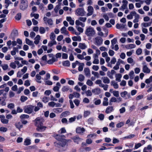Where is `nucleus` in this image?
<instances>
[{
  "label": "nucleus",
  "instance_id": "1",
  "mask_svg": "<svg viewBox=\"0 0 152 152\" xmlns=\"http://www.w3.org/2000/svg\"><path fill=\"white\" fill-rule=\"evenodd\" d=\"M55 137L57 141L54 143V145L56 147L58 148H63L67 142L70 141L69 140H65V136L64 135L56 134L55 136Z\"/></svg>",
  "mask_w": 152,
  "mask_h": 152
},
{
  "label": "nucleus",
  "instance_id": "2",
  "mask_svg": "<svg viewBox=\"0 0 152 152\" xmlns=\"http://www.w3.org/2000/svg\"><path fill=\"white\" fill-rule=\"evenodd\" d=\"M36 121L35 125L37 127V130L39 132H42L45 131L46 127L43 125V120L39 118H37L35 120Z\"/></svg>",
  "mask_w": 152,
  "mask_h": 152
},
{
  "label": "nucleus",
  "instance_id": "3",
  "mask_svg": "<svg viewBox=\"0 0 152 152\" xmlns=\"http://www.w3.org/2000/svg\"><path fill=\"white\" fill-rule=\"evenodd\" d=\"M96 33L93 28L89 26L87 28L85 32V34L88 36L92 37L94 36Z\"/></svg>",
  "mask_w": 152,
  "mask_h": 152
},
{
  "label": "nucleus",
  "instance_id": "4",
  "mask_svg": "<svg viewBox=\"0 0 152 152\" xmlns=\"http://www.w3.org/2000/svg\"><path fill=\"white\" fill-rule=\"evenodd\" d=\"M86 12L83 8H79L75 11V14L77 16H84Z\"/></svg>",
  "mask_w": 152,
  "mask_h": 152
},
{
  "label": "nucleus",
  "instance_id": "5",
  "mask_svg": "<svg viewBox=\"0 0 152 152\" xmlns=\"http://www.w3.org/2000/svg\"><path fill=\"white\" fill-rule=\"evenodd\" d=\"M94 42L95 45L99 46L102 44L103 40L101 37H97L94 38Z\"/></svg>",
  "mask_w": 152,
  "mask_h": 152
},
{
  "label": "nucleus",
  "instance_id": "6",
  "mask_svg": "<svg viewBox=\"0 0 152 152\" xmlns=\"http://www.w3.org/2000/svg\"><path fill=\"white\" fill-rule=\"evenodd\" d=\"M28 6V3L26 0H21L20 5V9L23 10L26 9Z\"/></svg>",
  "mask_w": 152,
  "mask_h": 152
},
{
  "label": "nucleus",
  "instance_id": "7",
  "mask_svg": "<svg viewBox=\"0 0 152 152\" xmlns=\"http://www.w3.org/2000/svg\"><path fill=\"white\" fill-rule=\"evenodd\" d=\"M123 4L121 7L119 8V10H121L124 11V10L127 9V4L128 1L126 0H123L122 1Z\"/></svg>",
  "mask_w": 152,
  "mask_h": 152
},
{
  "label": "nucleus",
  "instance_id": "8",
  "mask_svg": "<svg viewBox=\"0 0 152 152\" xmlns=\"http://www.w3.org/2000/svg\"><path fill=\"white\" fill-rule=\"evenodd\" d=\"M33 109V107L32 106H28L24 108V111L26 113L30 114L32 113Z\"/></svg>",
  "mask_w": 152,
  "mask_h": 152
},
{
  "label": "nucleus",
  "instance_id": "9",
  "mask_svg": "<svg viewBox=\"0 0 152 152\" xmlns=\"http://www.w3.org/2000/svg\"><path fill=\"white\" fill-rule=\"evenodd\" d=\"M143 64L142 71L145 73H149L151 71L150 69L148 67L147 65L145 64V63H143Z\"/></svg>",
  "mask_w": 152,
  "mask_h": 152
},
{
  "label": "nucleus",
  "instance_id": "10",
  "mask_svg": "<svg viewBox=\"0 0 152 152\" xmlns=\"http://www.w3.org/2000/svg\"><path fill=\"white\" fill-rule=\"evenodd\" d=\"M94 9L91 6H89L88 7V13L87 16H90L92 15L93 14Z\"/></svg>",
  "mask_w": 152,
  "mask_h": 152
},
{
  "label": "nucleus",
  "instance_id": "11",
  "mask_svg": "<svg viewBox=\"0 0 152 152\" xmlns=\"http://www.w3.org/2000/svg\"><path fill=\"white\" fill-rule=\"evenodd\" d=\"M18 64H19V61H16L11 62L10 64V66L13 69H15L17 67L16 65Z\"/></svg>",
  "mask_w": 152,
  "mask_h": 152
},
{
  "label": "nucleus",
  "instance_id": "12",
  "mask_svg": "<svg viewBox=\"0 0 152 152\" xmlns=\"http://www.w3.org/2000/svg\"><path fill=\"white\" fill-rule=\"evenodd\" d=\"M85 129L83 127H78L76 129V132L80 134H82L85 131Z\"/></svg>",
  "mask_w": 152,
  "mask_h": 152
},
{
  "label": "nucleus",
  "instance_id": "13",
  "mask_svg": "<svg viewBox=\"0 0 152 152\" xmlns=\"http://www.w3.org/2000/svg\"><path fill=\"white\" fill-rule=\"evenodd\" d=\"M75 24L76 26H81L82 27H84L85 26V24L84 23L81 22L78 19L75 21Z\"/></svg>",
  "mask_w": 152,
  "mask_h": 152
},
{
  "label": "nucleus",
  "instance_id": "14",
  "mask_svg": "<svg viewBox=\"0 0 152 152\" xmlns=\"http://www.w3.org/2000/svg\"><path fill=\"white\" fill-rule=\"evenodd\" d=\"M121 96L123 98H125L126 96L128 97L127 98H129L130 97V94H128L127 91H124L121 93Z\"/></svg>",
  "mask_w": 152,
  "mask_h": 152
},
{
  "label": "nucleus",
  "instance_id": "15",
  "mask_svg": "<svg viewBox=\"0 0 152 152\" xmlns=\"http://www.w3.org/2000/svg\"><path fill=\"white\" fill-rule=\"evenodd\" d=\"M61 33L64 34L65 35L69 36L68 32L67 31L66 28L65 27H62L60 30Z\"/></svg>",
  "mask_w": 152,
  "mask_h": 152
},
{
  "label": "nucleus",
  "instance_id": "16",
  "mask_svg": "<svg viewBox=\"0 0 152 152\" xmlns=\"http://www.w3.org/2000/svg\"><path fill=\"white\" fill-rule=\"evenodd\" d=\"M72 139L77 144L81 142L83 140L82 139L77 136L73 137Z\"/></svg>",
  "mask_w": 152,
  "mask_h": 152
},
{
  "label": "nucleus",
  "instance_id": "17",
  "mask_svg": "<svg viewBox=\"0 0 152 152\" xmlns=\"http://www.w3.org/2000/svg\"><path fill=\"white\" fill-rule=\"evenodd\" d=\"M134 19L133 21V22L134 23H137L139 21V19H140V16L139 15L137 14L136 12H135V13L134 14Z\"/></svg>",
  "mask_w": 152,
  "mask_h": 152
},
{
  "label": "nucleus",
  "instance_id": "18",
  "mask_svg": "<svg viewBox=\"0 0 152 152\" xmlns=\"http://www.w3.org/2000/svg\"><path fill=\"white\" fill-rule=\"evenodd\" d=\"M84 72L85 73L86 76L89 77L90 76V71L89 69L88 68H85L84 70Z\"/></svg>",
  "mask_w": 152,
  "mask_h": 152
},
{
  "label": "nucleus",
  "instance_id": "19",
  "mask_svg": "<svg viewBox=\"0 0 152 152\" xmlns=\"http://www.w3.org/2000/svg\"><path fill=\"white\" fill-rule=\"evenodd\" d=\"M78 47L80 49L84 50L87 48V46L86 44L83 43H79Z\"/></svg>",
  "mask_w": 152,
  "mask_h": 152
},
{
  "label": "nucleus",
  "instance_id": "20",
  "mask_svg": "<svg viewBox=\"0 0 152 152\" xmlns=\"http://www.w3.org/2000/svg\"><path fill=\"white\" fill-rule=\"evenodd\" d=\"M31 144V140L29 137H27L24 140V144L25 145H28Z\"/></svg>",
  "mask_w": 152,
  "mask_h": 152
},
{
  "label": "nucleus",
  "instance_id": "21",
  "mask_svg": "<svg viewBox=\"0 0 152 152\" xmlns=\"http://www.w3.org/2000/svg\"><path fill=\"white\" fill-rule=\"evenodd\" d=\"M117 42V38H114L111 41V45L110 46L111 49L114 48V46Z\"/></svg>",
  "mask_w": 152,
  "mask_h": 152
},
{
  "label": "nucleus",
  "instance_id": "22",
  "mask_svg": "<svg viewBox=\"0 0 152 152\" xmlns=\"http://www.w3.org/2000/svg\"><path fill=\"white\" fill-rule=\"evenodd\" d=\"M66 20L69 22V23L71 25H73L74 24V21L73 20L72 18L70 16L66 17Z\"/></svg>",
  "mask_w": 152,
  "mask_h": 152
},
{
  "label": "nucleus",
  "instance_id": "23",
  "mask_svg": "<svg viewBox=\"0 0 152 152\" xmlns=\"http://www.w3.org/2000/svg\"><path fill=\"white\" fill-rule=\"evenodd\" d=\"M92 92L95 94L98 95L100 94L101 91L99 88H97L92 89Z\"/></svg>",
  "mask_w": 152,
  "mask_h": 152
},
{
  "label": "nucleus",
  "instance_id": "24",
  "mask_svg": "<svg viewBox=\"0 0 152 152\" xmlns=\"http://www.w3.org/2000/svg\"><path fill=\"white\" fill-rule=\"evenodd\" d=\"M56 86H55L53 88V90L54 91L57 92L58 91L61 85L59 82H57L56 84Z\"/></svg>",
  "mask_w": 152,
  "mask_h": 152
},
{
  "label": "nucleus",
  "instance_id": "25",
  "mask_svg": "<svg viewBox=\"0 0 152 152\" xmlns=\"http://www.w3.org/2000/svg\"><path fill=\"white\" fill-rule=\"evenodd\" d=\"M5 97H0V104L2 106H4L6 104L5 102Z\"/></svg>",
  "mask_w": 152,
  "mask_h": 152
},
{
  "label": "nucleus",
  "instance_id": "26",
  "mask_svg": "<svg viewBox=\"0 0 152 152\" xmlns=\"http://www.w3.org/2000/svg\"><path fill=\"white\" fill-rule=\"evenodd\" d=\"M114 109L113 106H109L106 109L105 112L106 113L108 114L111 112Z\"/></svg>",
  "mask_w": 152,
  "mask_h": 152
},
{
  "label": "nucleus",
  "instance_id": "27",
  "mask_svg": "<svg viewBox=\"0 0 152 152\" xmlns=\"http://www.w3.org/2000/svg\"><path fill=\"white\" fill-rule=\"evenodd\" d=\"M135 11L131 12L127 16V18L129 20L132 19L133 18V16H134V14L135 13Z\"/></svg>",
  "mask_w": 152,
  "mask_h": 152
},
{
  "label": "nucleus",
  "instance_id": "28",
  "mask_svg": "<svg viewBox=\"0 0 152 152\" xmlns=\"http://www.w3.org/2000/svg\"><path fill=\"white\" fill-rule=\"evenodd\" d=\"M41 76L39 74H37L36 75V81L37 83H42V81L40 80L41 79Z\"/></svg>",
  "mask_w": 152,
  "mask_h": 152
},
{
  "label": "nucleus",
  "instance_id": "29",
  "mask_svg": "<svg viewBox=\"0 0 152 152\" xmlns=\"http://www.w3.org/2000/svg\"><path fill=\"white\" fill-rule=\"evenodd\" d=\"M57 44V42L55 39L51 40L48 44V46L49 47H51L53 45H56Z\"/></svg>",
  "mask_w": 152,
  "mask_h": 152
},
{
  "label": "nucleus",
  "instance_id": "30",
  "mask_svg": "<svg viewBox=\"0 0 152 152\" xmlns=\"http://www.w3.org/2000/svg\"><path fill=\"white\" fill-rule=\"evenodd\" d=\"M111 85L113 86V87L115 89H117L118 87V85L117 83L114 80H112L111 81Z\"/></svg>",
  "mask_w": 152,
  "mask_h": 152
},
{
  "label": "nucleus",
  "instance_id": "31",
  "mask_svg": "<svg viewBox=\"0 0 152 152\" xmlns=\"http://www.w3.org/2000/svg\"><path fill=\"white\" fill-rule=\"evenodd\" d=\"M15 126L16 128L18 129L19 130H20L23 126L22 123L20 122H16L15 123Z\"/></svg>",
  "mask_w": 152,
  "mask_h": 152
},
{
  "label": "nucleus",
  "instance_id": "32",
  "mask_svg": "<svg viewBox=\"0 0 152 152\" xmlns=\"http://www.w3.org/2000/svg\"><path fill=\"white\" fill-rule=\"evenodd\" d=\"M57 61V59H56L55 57H52V58L48 61V63L50 64H53L54 62L56 61Z\"/></svg>",
  "mask_w": 152,
  "mask_h": 152
},
{
  "label": "nucleus",
  "instance_id": "33",
  "mask_svg": "<svg viewBox=\"0 0 152 152\" xmlns=\"http://www.w3.org/2000/svg\"><path fill=\"white\" fill-rule=\"evenodd\" d=\"M103 83L105 84H108L110 82V79L107 77H103L102 78Z\"/></svg>",
  "mask_w": 152,
  "mask_h": 152
},
{
  "label": "nucleus",
  "instance_id": "34",
  "mask_svg": "<svg viewBox=\"0 0 152 152\" xmlns=\"http://www.w3.org/2000/svg\"><path fill=\"white\" fill-rule=\"evenodd\" d=\"M35 41H34V43L36 44L37 45L38 44L39 42V40L40 39V36L39 35H37L36 37L35 38Z\"/></svg>",
  "mask_w": 152,
  "mask_h": 152
},
{
  "label": "nucleus",
  "instance_id": "35",
  "mask_svg": "<svg viewBox=\"0 0 152 152\" xmlns=\"http://www.w3.org/2000/svg\"><path fill=\"white\" fill-rule=\"evenodd\" d=\"M72 39L73 41H81V39L80 36H74L72 37Z\"/></svg>",
  "mask_w": 152,
  "mask_h": 152
},
{
  "label": "nucleus",
  "instance_id": "36",
  "mask_svg": "<svg viewBox=\"0 0 152 152\" xmlns=\"http://www.w3.org/2000/svg\"><path fill=\"white\" fill-rule=\"evenodd\" d=\"M135 46L136 45H135L134 44H130L126 45L125 46V47L126 49H130L134 48L135 47Z\"/></svg>",
  "mask_w": 152,
  "mask_h": 152
},
{
  "label": "nucleus",
  "instance_id": "37",
  "mask_svg": "<svg viewBox=\"0 0 152 152\" xmlns=\"http://www.w3.org/2000/svg\"><path fill=\"white\" fill-rule=\"evenodd\" d=\"M108 99L106 97L104 98L103 102V106H107L108 104Z\"/></svg>",
  "mask_w": 152,
  "mask_h": 152
},
{
  "label": "nucleus",
  "instance_id": "38",
  "mask_svg": "<svg viewBox=\"0 0 152 152\" xmlns=\"http://www.w3.org/2000/svg\"><path fill=\"white\" fill-rule=\"evenodd\" d=\"M116 80L118 82H120L121 79L122 77V75L120 74H117L115 75Z\"/></svg>",
  "mask_w": 152,
  "mask_h": 152
},
{
  "label": "nucleus",
  "instance_id": "39",
  "mask_svg": "<svg viewBox=\"0 0 152 152\" xmlns=\"http://www.w3.org/2000/svg\"><path fill=\"white\" fill-rule=\"evenodd\" d=\"M135 136V135L134 134H131L125 137L122 138L123 140H126L128 139H131Z\"/></svg>",
  "mask_w": 152,
  "mask_h": 152
},
{
  "label": "nucleus",
  "instance_id": "40",
  "mask_svg": "<svg viewBox=\"0 0 152 152\" xmlns=\"http://www.w3.org/2000/svg\"><path fill=\"white\" fill-rule=\"evenodd\" d=\"M117 102V99L114 97H112L110 100L109 104L111 105L112 104V102Z\"/></svg>",
  "mask_w": 152,
  "mask_h": 152
},
{
  "label": "nucleus",
  "instance_id": "41",
  "mask_svg": "<svg viewBox=\"0 0 152 152\" xmlns=\"http://www.w3.org/2000/svg\"><path fill=\"white\" fill-rule=\"evenodd\" d=\"M33 136L35 137H42L43 136L40 133H35L33 134Z\"/></svg>",
  "mask_w": 152,
  "mask_h": 152
},
{
  "label": "nucleus",
  "instance_id": "42",
  "mask_svg": "<svg viewBox=\"0 0 152 152\" xmlns=\"http://www.w3.org/2000/svg\"><path fill=\"white\" fill-rule=\"evenodd\" d=\"M18 50H17V48L14 47L13 48V50L11 52V54L12 56H14L16 54V52H18Z\"/></svg>",
  "mask_w": 152,
  "mask_h": 152
},
{
  "label": "nucleus",
  "instance_id": "43",
  "mask_svg": "<svg viewBox=\"0 0 152 152\" xmlns=\"http://www.w3.org/2000/svg\"><path fill=\"white\" fill-rule=\"evenodd\" d=\"M31 16L32 17H34L35 19H38L39 17V15L38 14H35L34 12H32L31 14Z\"/></svg>",
  "mask_w": 152,
  "mask_h": 152
},
{
  "label": "nucleus",
  "instance_id": "44",
  "mask_svg": "<svg viewBox=\"0 0 152 152\" xmlns=\"http://www.w3.org/2000/svg\"><path fill=\"white\" fill-rule=\"evenodd\" d=\"M26 43L28 45H34L33 42L30 40L28 38H26Z\"/></svg>",
  "mask_w": 152,
  "mask_h": 152
},
{
  "label": "nucleus",
  "instance_id": "45",
  "mask_svg": "<svg viewBox=\"0 0 152 152\" xmlns=\"http://www.w3.org/2000/svg\"><path fill=\"white\" fill-rule=\"evenodd\" d=\"M63 111L62 108H57L53 110V111L56 113H59Z\"/></svg>",
  "mask_w": 152,
  "mask_h": 152
},
{
  "label": "nucleus",
  "instance_id": "46",
  "mask_svg": "<svg viewBox=\"0 0 152 152\" xmlns=\"http://www.w3.org/2000/svg\"><path fill=\"white\" fill-rule=\"evenodd\" d=\"M56 36L54 33L52 32L50 35V40L55 39Z\"/></svg>",
  "mask_w": 152,
  "mask_h": 152
},
{
  "label": "nucleus",
  "instance_id": "47",
  "mask_svg": "<svg viewBox=\"0 0 152 152\" xmlns=\"http://www.w3.org/2000/svg\"><path fill=\"white\" fill-rule=\"evenodd\" d=\"M79 64V65L78 68V70L79 71H81L83 70L84 64L83 63H80V64Z\"/></svg>",
  "mask_w": 152,
  "mask_h": 152
},
{
  "label": "nucleus",
  "instance_id": "48",
  "mask_svg": "<svg viewBox=\"0 0 152 152\" xmlns=\"http://www.w3.org/2000/svg\"><path fill=\"white\" fill-rule=\"evenodd\" d=\"M29 117V115L26 114H22L20 116V118L21 119V120H23L24 119H27Z\"/></svg>",
  "mask_w": 152,
  "mask_h": 152
},
{
  "label": "nucleus",
  "instance_id": "49",
  "mask_svg": "<svg viewBox=\"0 0 152 152\" xmlns=\"http://www.w3.org/2000/svg\"><path fill=\"white\" fill-rule=\"evenodd\" d=\"M91 114V112L89 111H85L84 113L83 116L86 118L89 116Z\"/></svg>",
  "mask_w": 152,
  "mask_h": 152
},
{
  "label": "nucleus",
  "instance_id": "50",
  "mask_svg": "<svg viewBox=\"0 0 152 152\" xmlns=\"http://www.w3.org/2000/svg\"><path fill=\"white\" fill-rule=\"evenodd\" d=\"M91 73L92 74L94 75L95 77L97 78H99V74L97 72L92 71Z\"/></svg>",
  "mask_w": 152,
  "mask_h": 152
},
{
  "label": "nucleus",
  "instance_id": "51",
  "mask_svg": "<svg viewBox=\"0 0 152 152\" xmlns=\"http://www.w3.org/2000/svg\"><path fill=\"white\" fill-rule=\"evenodd\" d=\"M116 28H117L120 29L121 28H123L124 27V26L123 24H119L117 23L116 25Z\"/></svg>",
  "mask_w": 152,
  "mask_h": 152
},
{
  "label": "nucleus",
  "instance_id": "52",
  "mask_svg": "<svg viewBox=\"0 0 152 152\" xmlns=\"http://www.w3.org/2000/svg\"><path fill=\"white\" fill-rule=\"evenodd\" d=\"M97 136V134L95 133L90 134L87 136V137L88 138H96Z\"/></svg>",
  "mask_w": 152,
  "mask_h": 152
},
{
  "label": "nucleus",
  "instance_id": "53",
  "mask_svg": "<svg viewBox=\"0 0 152 152\" xmlns=\"http://www.w3.org/2000/svg\"><path fill=\"white\" fill-rule=\"evenodd\" d=\"M151 23H142L141 25L143 27H147L150 26L151 25Z\"/></svg>",
  "mask_w": 152,
  "mask_h": 152
},
{
  "label": "nucleus",
  "instance_id": "54",
  "mask_svg": "<svg viewBox=\"0 0 152 152\" xmlns=\"http://www.w3.org/2000/svg\"><path fill=\"white\" fill-rule=\"evenodd\" d=\"M142 145L141 143H135L134 149H136L141 147Z\"/></svg>",
  "mask_w": 152,
  "mask_h": 152
},
{
  "label": "nucleus",
  "instance_id": "55",
  "mask_svg": "<svg viewBox=\"0 0 152 152\" xmlns=\"http://www.w3.org/2000/svg\"><path fill=\"white\" fill-rule=\"evenodd\" d=\"M69 86H64L62 88V91L63 92L67 91L69 89Z\"/></svg>",
  "mask_w": 152,
  "mask_h": 152
},
{
  "label": "nucleus",
  "instance_id": "56",
  "mask_svg": "<svg viewBox=\"0 0 152 152\" xmlns=\"http://www.w3.org/2000/svg\"><path fill=\"white\" fill-rule=\"evenodd\" d=\"M113 95L116 97H118L119 96V93L118 91H114L113 92Z\"/></svg>",
  "mask_w": 152,
  "mask_h": 152
},
{
  "label": "nucleus",
  "instance_id": "57",
  "mask_svg": "<svg viewBox=\"0 0 152 152\" xmlns=\"http://www.w3.org/2000/svg\"><path fill=\"white\" fill-rule=\"evenodd\" d=\"M28 99V98L24 96H21L20 97V101L22 102H24Z\"/></svg>",
  "mask_w": 152,
  "mask_h": 152
},
{
  "label": "nucleus",
  "instance_id": "58",
  "mask_svg": "<svg viewBox=\"0 0 152 152\" xmlns=\"http://www.w3.org/2000/svg\"><path fill=\"white\" fill-rule=\"evenodd\" d=\"M151 82H152V76H151L149 78L146 79L145 80V83L147 84Z\"/></svg>",
  "mask_w": 152,
  "mask_h": 152
},
{
  "label": "nucleus",
  "instance_id": "59",
  "mask_svg": "<svg viewBox=\"0 0 152 152\" xmlns=\"http://www.w3.org/2000/svg\"><path fill=\"white\" fill-rule=\"evenodd\" d=\"M63 65L64 66H69L70 65V63L69 61H66L63 62Z\"/></svg>",
  "mask_w": 152,
  "mask_h": 152
},
{
  "label": "nucleus",
  "instance_id": "60",
  "mask_svg": "<svg viewBox=\"0 0 152 152\" xmlns=\"http://www.w3.org/2000/svg\"><path fill=\"white\" fill-rule=\"evenodd\" d=\"M1 122L4 124H7L8 123L9 121L5 118V117L3 119H1Z\"/></svg>",
  "mask_w": 152,
  "mask_h": 152
},
{
  "label": "nucleus",
  "instance_id": "61",
  "mask_svg": "<svg viewBox=\"0 0 152 152\" xmlns=\"http://www.w3.org/2000/svg\"><path fill=\"white\" fill-rule=\"evenodd\" d=\"M124 124V122H121L118 124H117L116 125V126L117 127L119 128L123 126Z\"/></svg>",
  "mask_w": 152,
  "mask_h": 152
},
{
  "label": "nucleus",
  "instance_id": "62",
  "mask_svg": "<svg viewBox=\"0 0 152 152\" xmlns=\"http://www.w3.org/2000/svg\"><path fill=\"white\" fill-rule=\"evenodd\" d=\"M76 28L80 33H82L83 32V29L82 27H80L79 26H76Z\"/></svg>",
  "mask_w": 152,
  "mask_h": 152
},
{
  "label": "nucleus",
  "instance_id": "63",
  "mask_svg": "<svg viewBox=\"0 0 152 152\" xmlns=\"http://www.w3.org/2000/svg\"><path fill=\"white\" fill-rule=\"evenodd\" d=\"M144 148H146V149L150 152H151L152 150V146L151 145H149L147 147H145Z\"/></svg>",
  "mask_w": 152,
  "mask_h": 152
},
{
  "label": "nucleus",
  "instance_id": "64",
  "mask_svg": "<svg viewBox=\"0 0 152 152\" xmlns=\"http://www.w3.org/2000/svg\"><path fill=\"white\" fill-rule=\"evenodd\" d=\"M39 31L40 34H43L45 32V29L43 27H40L39 29Z\"/></svg>",
  "mask_w": 152,
  "mask_h": 152
}]
</instances>
